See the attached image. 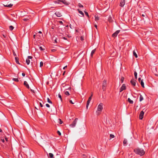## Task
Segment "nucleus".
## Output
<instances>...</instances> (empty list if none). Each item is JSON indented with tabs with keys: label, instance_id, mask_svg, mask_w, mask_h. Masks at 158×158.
I'll return each mask as SVG.
<instances>
[{
	"label": "nucleus",
	"instance_id": "1",
	"mask_svg": "<svg viewBox=\"0 0 158 158\" xmlns=\"http://www.w3.org/2000/svg\"><path fill=\"white\" fill-rule=\"evenodd\" d=\"M134 151L136 154L140 156L143 155L145 153L143 149L139 148H137L135 149Z\"/></svg>",
	"mask_w": 158,
	"mask_h": 158
},
{
	"label": "nucleus",
	"instance_id": "2",
	"mask_svg": "<svg viewBox=\"0 0 158 158\" xmlns=\"http://www.w3.org/2000/svg\"><path fill=\"white\" fill-rule=\"evenodd\" d=\"M103 104L102 103H100V104L98 105V111H102V110L103 109Z\"/></svg>",
	"mask_w": 158,
	"mask_h": 158
},
{
	"label": "nucleus",
	"instance_id": "3",
	"mask_svg": "<svg viewBox=\"0 0 158 158\" xmlns=\"http://www.w3.org/2000/svg\"><path fill=\"white\" fill-rule=\"evenodd\" d=\"M93 96V94H92L91 96L89 98V99L87 101V104H86V108L87 109H88V106L89 105V104L90 103V102L91 100L92 99V97Z\"/></svg>",
	"mask_w": 158,
	"mask_h": 158
},
{
	"label": "nucleus",
	"instance_id": "4",
	"mask_svg": "<svg viewBox=\"0 0 158 158\" xmlns=\"http://www.w3.org/2000/svg\"><path fill=\"white\" fill-rule=\"evenodd\" d=\"M106 80H104L103 81L102 85V89L103 91H105L106 90Z\"/></svg>",
	"mask_w": 158,
	"mask_h": 158
},
{
	"label": "nucleus",
	"instance_id": "5",
	"mask_svg": "<svg viewBox=\"0 0 158 158\" xmlns=\"http://www.w3.org/2000/svg\"><path fill=\"white\" fill-rule=\"evenodd\" d=\"M120 31V30H119L117 31L112 35V36L114 38L115 37L117 36L118 34L119 33Z\"/></svg>",
	"mask_w": 158,
	"mask_h": 158
},
{
	"label": "nucleus",
	"instance_id": "6",
	"mask_svg": "<svg viewBox=\"0 0 158 158\" xmlns=\"http://www.w3.org/2000/svg\"><path fill=\"white\" fill-rule=\"evenodd\" d=\"M144 112L143 111H141L139 115V118L140 119H142L143 118Z\"/></svg>",
	"mask_w": 158,
	"mask_h": 158
},
{
	"label": "nucleus",
	"instance_id": "7",
	"mask_svg": "<svg viewBox=\"0 0 158 158\" xmlns=\"http://www.w3.org/2000/svg\"><path fill=\"white\" fill-rule=\"evenodd\" d=\"M55 14L57 17H60L62 16V15H61V13L60 12H59V11H56L55 13Z\"/></svg>",
	"mask_w": 158,
	"mask_h": 158
},
{
	"label": "nucleus",
	"instance_id": "8",
	"mask_svg": "<svg viewBox=\"0 0 158 158\" xmlns=\"http://www.w3.org/2000/svg\"><path fill=\"white\" fill-rule=\"evenodd\" d=\"M60 2H62L65 5H69V3L68 2H66L64 0H58Z\"/></svg>",
	"mask_w": 158,
	"mask_h": 158
},
{
	"label": "nucleus",
	"instance_id": "9",
	"mask_svg": "<svg viewBox=\"0 0 158 158\" xmlns=\"http://www.w3.org/2000/svg\"><path fill=\"white\" fill-rule=\"evenodd\" d=\"M77 122L76 121H74L70 125V126H71L72 127H74L76 126V125L77 123Z\"/></svg>",
	"mask_w": 158,
	"mask_h": 158
},
{
	"label": "nucleus",
	"instance_id": "10",
	"mask_svg": "<svg viewBox=\"0 0 158 158\" xmlns=\"http://www.w3.org/2000/svg\"><path fill=\"white\" fill-rule=\"evenodd\" d=\"M125 4V0H122L120 4V6L121 7H123L124 6V5Z\"/></svg>",
	"mask_w": 158,
	"mask_h": 158
},
{
	"label": "nucleus",
	"instance_id": "11",
	"mask_svg": "<svg viewBox=\"0 0 158 158\" xmlns=\"http://www.w3.org/2000/svg\"><path fill=\"white\" fill-rule=\"evenodd\" d=\"M24 85L28 89H29L30 88L29 85L28 84L27 82L26 81H24Z\"/></svg>",
	"mask_w": 158,
	"mask_h": 158
},
{
	"label": "nucleus",
	"instance_id": "12",
	"mask_svg": "<svg viewBox=\"0 0 158 158\" xmlns=\"http://www.w3.org/2000/svg\"><path fill=\"white\" fill-rule=\"evenodd\" d=\"M18 117V119H16V121L17 122V123L19 124V121H20V120H22V119L21 118L19 117V116H17Z\"/></svg>",
	"mask_w": 158,
	"mask_h": 158
},
{
	"label": "nucleus",
	"instance_id": "13",
	"mask_svg": "<svg viewBox=\"0 0 158 158\" xmlns=\"http://www.w3.org/2000/svg\"><path fill=\"white\" fill-rule=\"evenodd\" d=\"M131 83L133 86H135V85L136 83L135 82V81L134 79H132L131 80Z\"/></svg>",
	"mask_w": 158,
	"mask_h": 158
},
{
	"label": "nucleus",
	"instance_id": "14",
	"mask_svg": "<svg viewBox=\"0 0 158 158\" xmlns=\"http://www.w3.org/2000/svg\"><path fill=\"white\" fill-rule=\"evenodd\" d=\"M15 61H16V62L18 64H20V63H19V58L17 57H15Z\"/></svg>",
	"mask_w": 158,
	"mask_h": 158
},
{
	"label": "nucleus",
	"instance_id": "15",
	"mask_svg": "<svg viewBox=\"0 0 158 158\" xmlns=\"http://www.w3.org/2000/svg\"><path fill=\"white\" fill-rule=\"evenodd\" d=\"M108 19L109 21L110 22H112L113 21L112 19V18L110 16H109Z\"/></svg>",
	"mask_w": 158,
	"mask_h": 158
},
{
	"label": "nucleus",
	"instance_id": "16",
	"mask_svg": "<svg viewBox=\"0 0 158 158\" xmlns=\"http://www.w3.org/2000/svg\"><path fill=\"white\" fill-rule=\"evenodd\" d=\"M121 88L123 89L124 90L125 89H126V86L125 84H123Z\"/></svg>",
	"mask_w": 158,
	"mask_h": 158
},
{
	"label": "nucleus",
	"instance_id": "17",
	"mask_svg": "<svg viewBox=\"0 0 158 158\" xmlns=\"http://www.w3.org/2000/svg\"><path fill=\"white\" fill-rule=\"evenodd\" d=\"M4 6L6 7H11L12 6H13V4H6V5H4Z\"/></svg>",
	"mask_w": 158,
	"mask_h": 158
},
{
	"label": "nucleus",
	"instance_id": "18",
	"mask_svg": "<svg viewBox=\"0 0 158 158\" xmlns=\"http://www.w3.org/2000/svg\"><path fill=\"white\" fill-rule=\"evenodd\" d=\"M127 101L131 104H133V101L131 100L130 98L128 99Z\"/></svg>",
	"mask_w": 158,
	"mask_h": 158
},
{
	"label": "nucleus",
	"instance_id": "19",
	"mask_svg": "<svg viewBox=\"0 0 158 158\" xmlns=\"http://www.w3.org/2000/svg\"><path fill=\"white\" fill-rule=\"evenodd\" d=\"M77 10L83 16H84V14L79 9H78Z\"/></svg>",
	"mask_w": 158,
	"mask_h": 158
},
{
	"label": "nucleus",
	"instance_id": "20",
	"mask_svg": "<svg viewBox=\"0 0 158 158\" xmlns=\"http://www.w3.org/2000/svg\"><path fill=\"white\" fill-rule=\"evenodd\" d=\"M140 84H141V85L142 86L143 88L144 87V83L143 81V80H141V81H140Z\"/></svg>",
	"mask_w": 158,
	"mask_h": 158
},
{
	"label": "nucleus",
	"instance_id": "21",
	"mask_svg": "<svg viewBox=\"0 0 158 158\" xmlns=\"http://www.w3.org/2000/svg\"><path fill=\"white\" fill-rule=\"evenodd\" d=\"M95 50L96 49H94L93 50L92 52H91V56H93V55L94 54V53L95 51Z\"/></svg>",
	"mask_w": 158,
	"mask_h": 158
},
{
	"label": "nucleus",
	"instance_id": "22",
	"mask_svg": "<svg viewBox=\"0 0 158 158\" xmlns=\"http://www.w3.org/2000/svg\"><path fill=\"white\" fill-rule=\"evenodd\" d=\"M99 20V18L97 16H95V20L96 21H97Z\"/></svg>",
	"mask_w": 158,
	"mask_h": 158
},
{
	"label": "nucleus",
	"instance_id": "23",
	"mask_svg": "<svg viewBox=\"0 0 158 158\" xmlns=\"http://www.w3.org/2000/svg\"><path fill=\"white\" fill-rule=\"evenodd\" d=\"M143 99V97L141 95H140V98H139V101L141 102L142 101Z\"/></svg>",
	"mask_w": 158,
	"mask_h": 158
},
{
	"label": "nucleus",
	"instance_id": "24",
	"mask_svg": "<svg viewBox=\"0 0 158 158\" xmlns=\"http://www.w3.org/2000/svg\"><path fill=\"white\" fill-rule=\"evenodd\" d=\"M30 60H29V59H26V63L27 64V65H28L29 64V63H30Z\"/></svg>",
	"mask_w": 158,
	"mask_h": 158
},
{
	"label": "nucleus",
	"instance_id": "25",
	"mask_svg": "<svg viewBox=\"0 0 158 158\" xmlns=\"http://www.w3.org/2000/svg\"><path fill=\"white\" fill-rule=\"evenodd\" d=\"M133 54L136 58L137 57H138L137 55L136 54V52L135 51H133Z\"/></svg>",
	"mask_w": 158,
	"mask_h": 158
},
{
	"label": "nucleus",
	"instance_id": "26",
	"mask_svg": "<svg viewBox=\"0 0 158 158\" xmlns=\"http://www.w3.org/2000/svg\"><path fill=\"white\" fill-rule=\"evenodd\" d=\"M49 156L51 158H54L53 155L52 153H49Z\"/></svg>",
	"mask_w": 158,
	"mask_h": 158
},
{
	"label": "nucleus",
	"instance_id": "27",
	"mask_svg": "<svg viewBox=\"0 0 158 158\" xmlns=\"http://www.w3.org/2000/svg\"><path fill=\"white\" fill-rule=\"evenodd\" d=\"M114 137V135H113L110 134V140L112 138H113Z\"/></svg>",
	"mask_w": 158,
	"mask_h": 158
},
{
	"label": "nucleus",
	"instance_id": "28",
	"mask_svg": "<svg viewBox=\"0 0 158 158\" xmlns=\"http://www.w3.org/2000/svg\"><path fill=\"white\" fill-rule=\"evenodd\" d=\"M39 47L40 49V50L42 51H43L45 50V47H44V48H42V47H41V46Z\"/></svg>",
	"mask_w": 158,
	"mask_h": 158
},
{
	"label": "nucleus",
	"instance_id": "29",
	"mask_svg": "<svg viewBox=\"0 0 158 158\" xmlns=\"http://www.w3.org/2000/svg\"><path fill=\"white\" fill-rule=\"evenodd\" d=\"M137 73L135 71V73H134V75H135V78L137 79Z\"/></svg>",
	"mask_w": 158,
	"mask_h": 158
},
{
	"label": "nucleus",
	"instance_id": "30",
	"mask_svg": "<svg viewBox=\"0 0 158 158\" xmlns=\"http://www.w3.org/2000/svg\"><path fill=\"white\" fill-rule=\"evenodd\" d=\"M58 120L59 122V123L60 124H61L63 123V122L61 121V119L60 118L58 119Z\"/></svg>",
	"mask_w": 158,
	"mask_h": 158
},
{
	"label": "nucleus",
	"instance_id": "31",
	"mask_svg": "<svg viewBox=\"0 0 158 158\" xmlns=\"http://www.w3.org/2000/svg\"><path fill=\"white\" fill-rule=\"evenodd\" d=\"M127 140L126 139H124V141H123V143L124 144H125L127 143Z\"/></svg>",
	"mask_w": 158,
	"mask_h": 158
},
{
	"label": "nucleus",
	"instance_id": "32",
	"mask_svg": "<svg viewBox=\"0 0 158 158\" xmlns=\"http://www.w3.org/2000/svg\"><path fill=\"white\" fill-rule=\"evenodd\" d=\"M12 80H13L17 82H18L19 81V80L18 78H13Z\"/></svg>",
	"mask_w": 158,
	"mask_h": 158
},
{
	"label": "nucleus",
	"instance_id": "33",
	"mask_svg": "<svg viewBox=\"0 0 158 158\" xmlns=\"http://www.w3.org/2000/svg\"><path fill=\"white\" fill-rule=\"evenodd\" d=\"M47 101L48 103H50L52 104V102L50 100V99L48 98H47Z\"/></svg>",
	"mask_w": 158,
	"mask_h": 158
},
{
	"label": "nucleus",
	"instance_id": "34",
	"mask_svg": "<svg viewBox=\"0 0 158 158\" xmlns=\"http://www.w3.org/2000/svg\"><path fill=\"white\" fill-rule=\"evenodd\" d=\"M10 30H12L14 28V27L12 26H10L9 27Z\"/></svg>",
	"mask_w": 158,
	"mask_h": 158
},
{
	"label": "nucleus",
	"instance_id": "35",
	"mask_svg": "<svg viewBox=\"0 0 158 158\" xmlns=\"http://www.w3.org/2000/svg\"><path fill=\"white\" fill-rule=\"evenodd\" d=\"M78 6L80 7H83V6L80 3H78Z\"/></svg>",
	"mask_w": 158,
	"mask_h": 158
},
{
	"label": "nucleus",
	"instance_id": "36",
	"mask_svg": "<svg viewBox=\"0 0 158 158\" xmlns=\"http://www.w3.org/2000/svg\"><path fill=\"white\" fill-rule=\"evenodd\" d=\"M58 97L60 98L61 101H62V99L61 98V96L60 94H58Z\"/></svg>",
	"mask_w": 158,
	"mask_h": 158
},
{
	"label": "nucleus",
	"instance_id": "37",
	"mask_svg": "<svg viewBox=\"0 0 158 158\" xmlns=\"http://www.w3.org/2000/svg\"><path fill=\"white\" fill-rule=\"evenodd\" d=\"M43 62L41 61L40 63V67H41L43 66Z\"/></svg>",
	"mask_w": 158,
	"mask_h": 158
},
{
	"label": "nucleus",
	"instance_id": "38",
	"mask_svg": "<svg viewBox=\"0 0 158 158\" xmlns=\"http://www.w3.org/2000/svg\"><path fill=\"white\" fill-rule=\"evenodd\" d=\"M56 1H54V2L55 3H59L60 2L58 0H56Z\"/></svg>",
	"mask_w": 158,
	"mask_h": 158
},
{
	"label": "nucleus",
	"instance_id": "39",
	"mask_svg": "<svg viewBox=\"0 0 158 158\" xmlns=\"http://www.w3.org/2000/svg\"><path fill=\"white\" fill-rule=\"evenodd\" d=\"M65 94L67 95H69V94L68 91H66L65 92Z\"/></svg>",
	"mask_w": 158,
	"mask_h": 158
},
{
	"label": "nucleus",
	"instance_id": "40",
	"mask_svg": "<svg viewBox=\"0 0 158 158\" xmlns=\"http://www.w3.org/2000/svg\"><path fill=\"white\" fill-rule=\"evenodd\" d=\"M124 79V78L123 77H122L121 78V81L122 83L123 82Z\"/></svg>",
	"mask_w": 158,
	"mask_h": 158
},
{
	"label": "nucleus",
	"instance_id": "41",
	"mask_svg": "<svg viewBox=\"0 0 158 158\" xmlns=\"http://www.w3.org/2000/svg\"><path fill=\"white\" fill-rule=\"evenodd\" d=\"M57 133L59 134V135H61V133L59 131H57Z\"/></svg>",
	"mask_w": 158,
	"mask_h": 158
},
{
	"label": "nucleus",
	"instance_id": "42",
	"mask_svg": "<svg viewBox=\"0 0 158 158\" xmlns=\"http://www.w3.org/2000/svg\"><path fill=\"white\" fill-rule=\"evenodd\" d=\"M85 15H86L87 16L89 17V16L88 14V12L85 11Z\"/></svg>",
	"mask_w": 158,
	"mask_h": 158
},
{
	"label": "nucleus",
	"instance_id": "43",
	"mask_svg": "<svg viewBox=\"0 0 158 158\" xmlns=\"http://www.w3.org/2000/svg\"><path fill=\"white\" fill-rule=\"evenodd\" d=\"M28 20H29V19H28V18L24 19H23V20L24 21H27Z\"/></svg>",
	"mask_w": 158,
	"mask_h": 158
},
{
	"label": "nucleus",
	"instance_id": "44",
	"mask_svg": "<svg viewBox=\"0 0 158 158\" xmlns=\"http://www.w3.org/2000/svg\"><path fill=\"white\" fill-rule=\"evenodd\" d=\"M28 59H31L32 58V57L31 56H28Z\"/></svg>",
	"mask_w": 158,
	"mask_h": 158
},
{
	"label": "nucleus",
	"instance_id": "45",
	"mask_svg": "<svg viewBox=\"0 0 158 158\" xmlns=\"http://www.w3.org/2000/svg\"><path fill=\"white\" fill-rule=\"evenodd\" d=\"M46 106L47 107H48V108H49V107H50V105H49L48 104H46Z\"/></svg>",
	"mask_w": 158,
	"mask_h": 158
},
{
	"label": "nucleus",
	"instance_id": "46",
	"mask_svg": "<svg viewBox=\"0 0 158 158\" xmlns=\"http://www.w3.org/2000/svg\"><path fill=\"white\" fill-rule=\"evenodd\" d=\"M83 158H87V157L85 155L83 154Z\"/></svg>",
	"mask_w": 158,
	"mask_h": 158
},
{
	"label": "nucleus",
	"instance_id": "47",
	"mask_svg": "<svg viewBox=\"0 0 158 158\" xmlns=\"http://www.w3.org/2000/svg\"><path fill=\"white\" fill-rule=\"evenodd\" d=\"M142 16L143 17H145L146 16V15L145 14H142Z\"/></svg>",
	"mask_w": 158,
	"mask_h": 158
},
{
	"label": "nucleus",
	"instance_id": "48",
	"mask_svg": "<svg viewBox=\"0 0 158 158\" xmlns=\"http://www.w3.org/2000/svg\"><path fill=\"white\" fill-rule=\"evenodd\" d=\"M13 55H14L15 56H16V53H15V52L14 51H13Z\"/></svg>",
	"mask_w": 158,
	"mask_h": 158
},
{
	"label": "nucleus",
	"instance_id": "49",
	"mask_svg": "<svg viewBox=\"0 0 158 158\" xmlns=\"http://www.w3.org/2000/svg\"><path fill=\"white\" fill-rule=\"evenodd\" d=\"M40 106L41 107H43V105L42 104L41 102H40Z\"/></svg>",
	"mask_w": 158,
	"mask_h": 158
},
{
	"label": "nucleus",
	"instance_id": "50",
	"mask_svg": "<svg viewBox=\"0 0 158 158\" xmlns=\"http://www.w3.org/2000/svg\"><path fill=\"white\" fill-rule=\"evenodd\" d=\"M81 40H84V38L82 36L81 37Z\"/></svg>",
	"mask_w": 158,
	"mask_h": 158
},
{
	"label": "nucleus",
	"instance_id": "51",
	"mask_svg": "<svg viewBox=\"0 0 158 158\" xmlns=\"http://www.w3.org/2000/svg\"><path fill=\"white\" fill-rule=\"evenodd\" d=\"M123 90H124L123 89H121V88H120V92H122Z\"/></svg>",
	"mask_w": 158,
	"mask_h": 158
},
{
	"label": "nucleus",
	"instance_id": "52",
	"mask_svg": "<svg viewBox=\"0 0 158 158\" xmlns=\"http://www.w3.org/2000/svg\"><path fill=\"white\" fill-rule=\"evenodd\" d=\"M69 102H70V103H72V104H74V103H73V102H72V101L71 100H70L69 101Z\"/></svg>",
	"mask_w": 158,
	"mask_h": 158
},
{
	"label": "nucleus",
	"instance_id": "53",
	"mask_svg": "<svg viewBox=\"0 0 158 158\" xmlns=\"http://www.w3.org/2000/svg\"><path fill=\"white\" fill-rule=\"evenodd\" d=\"M94 27H95L97 29V25L96 24H94Z\"/></svg>",
	"mask_w": 158,
	"mask_h": 158
},
{
	"label": "nucleus",
	"instance_id": "54",
	"mask_svg": "<svg viewBox=\"0 0 158 158\" xmlns=\"http://www.w3.org/2000/svg\"><path fill=\"white\" fill-rule=\"evenodd\" d=\"M141 78H138V81L139 82H140L141 81Z\"/></svg>",
	"mask_w": 158,
	"mask_h": 158
},
{
	"label": "nucleus",
	"instance_id": "55",
	"mask_svg": "<svg viewBox=\"0 0 158 158\" xmlns=\"http://www.w3.org/2000/svg\"><path fill=\"white\" fill-rule=\"evenodd\" d=\"M5 140H6V141H8V139H7V138L6 137H5Z\"/></svg>",
	"mask_w": 158,
	"mask_h": 158
},
{
	"label": "nucleus",
	"instance_id": "56",
	"mask_svg": "<svg viewBox=\"0 0 158 158\" xmlns=\"http://www.w3.org/2000/svg\"><path fill=\"white\" fill-rule=\"evenodd\" d=\"M25 74L24 73H22V75L24 77L25 76Z\"/></svg>",
	"mask_w": 158,
	"mask_h": 158
},
{
	"label": "nucleus",
	"instance_id": "57",
	"mask_svg": "<svg viewBox=\"0 0 158 158\" xmlns=\"http://www.w3.org/2000/svg\"><path fill=\"white\" fill-rule=\"evenodd\" d=\"M78 120V118H76L75 119L74 121H76V122H77V121Z\"/></svg>",
	"mask_w": 158,
	"mask_h": 158
},
{
	"label": "nucleus",
	"instance_id": "58",
	"mask_svg": "<svg viewBox=\"0 0 158 158\" xmlns=\"http://www.w3.org/2000/svg\"><path fill=\"white\" fill-rule=\"evenodd\" d=\"M67 65H66V66H65V67H64L63 68V69H65L66 68H67Z\"/></svg>",
	"mask_w": 158,
	"mask_h": 158
},
{
	"label": "nucleus",
	"instance_id": "59",
	"mask_svg": "<svg viewBox=\"0 0 158 158\" xmlns=\"http://www.w3.org/2000/svg\"><path fill=\"white\" fill-rule=\"evenodd\" d=\"M1 140L3 142H4L5 141L3 139H2Z\"/></svg>",
	"mask_w": 158,
	"mask_h": 158
},
{
	"label": "nucleus",
	"instance_id": "60",
	"mask_svg": "<svg viewBox=\"0 0 158 158\" xmlns=\"http://www.w3.org/2000/svg\"><path fill=\"white\" fill-rule=\"evenodd\" d=\"M59 22L60 23H61V24H62L63 23V22L62 21H59Z\"/></svg>",
	"mask_w": 158,
	"mask_h": 158
},
{
	"label": "nucleus",
	"instance_id": "61",
	"mask_svg": "<svg viewBox=\"0 0 158 158\" xmlns=\"http://www.w3.org/2000/svg\"><path fill=\"white\" fill-rule=\"evenodd\" d=\"M64 85V84H62V86L63 87H64V86H65Z\"/></svg>",
	"mask_w": 158,
	"mask_h": 158
},
{
	"label": "nucleus",
	"instance_id": "62",
	"mask_svg": "<svg viewBox=\"0 0 158 158\" xmlns=\"http://www.w3.org/2000/svg\"><path fill=\"white\" fill-rule=\"evenodd\" d=\"M38 33H39L41 34V33H42V32H41V31H39Z\"/></svg>",
	"mask_w": 158,
	"mask_h": 158
},
{
	"label": "nucleus",
	"instance_id": "63",
	"mask_svg": "<svg viewBox=\"0 0 158 158\" xmlns=\"http://www.w3.org/2000/svg\"><path fill=\"white\" fill-rule=\"evenodd\" d=\"M63 39L65 40H66V38H65V37H63Z\"/></svg>",
	"mask_w": 158,
	"mask_h": 158
},
{
	"label": "nucleus",
	"instance_id": "64",
	"mask_svg": "<svg viewBox=\"0 0 158 158\" xmlns=\"http://www.w3.org/2000/svg\"><path fill=\"white\" fill-rule=\"evenodd\" d=\"M35 35H33V37H34V39L35 38Z\"/></svg>",
	"mask_w": 158,
	"mask_h": 158
}]
</instances>
